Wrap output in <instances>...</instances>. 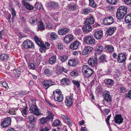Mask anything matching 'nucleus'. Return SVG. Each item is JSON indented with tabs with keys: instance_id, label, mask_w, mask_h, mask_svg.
I'll return each mask as SVG.
<instances>
[{
	"instance_id": "obj_44",
	"label": "nucleus",
	"mask_w": 131,
	"mask_h": 131,
	"mask_svg": "<svg viewBox=\"0 0 131 131\" xmlns=\"http://www.w3.org/2000/svg\"><path fill=\"white\" fill-rule=\"evenodd\" d=\"M71 75L74 77L78 75V72L76 70L73 71L70 73Z\"/></svg>"
},
{
	"instance_id": "obj_55",
	"label": "nucleus",
	"mask_w": 131,
	"mask_h": 131,
	"mask_svg": "<svg viewBox=\"0 0 131 131\" xmlns=\"http://www.w3.org/2000/svg\"><path fill=\"white\" fill-rule=\"evenodd\" d=\"M35 65L34 63H31L28 66L29 68L32 69H35Z\"/></svg>"
},
{
	"instance_id": "obj_45",
	"label": "nucleus",
	"mask_w": 131,
	"mask_h": 131,
	"mask_svg": "<svg viewBox=\"0 0 131 131\" xmlns=\"http://www.w3.org/2000/svg\"><path fill=\"white\" fill-rule=\"evenodd\" d=\"M42 7V4L40 3L36 2L35 4V8L38 9H40Z\"/></svg>"
},
{
	"instance_id": "obj_42",
	"label": "nucleus",
	"mask_w": 131,
	"mask_h": 131,
	"mask_svg": "<svg viewBox=\"0 0 131 131\" xmlns=\"http://www.w3.org/2000/svg\"><path fill=\"white\" fill-rule=\"evenodd\" d=\"M60 124V121L59 120L56 119L54 121L52 124L53 127H55L59 126Z\"/></svg>"
},
{
	"instance_id": "obj_50",
	"label": "nucleus",
	"mask_w": 131,
	"mask_h": 131,
	"mask_svg": "<svg viewBox=\"0 0 131 131\" xmlns=\"http://www.w3.org/2000/svg\"><path fill=\"white\" fill-rule=\"evenodd\" d=\"M105 55L104 54L101 55L99 58V60L100 61L102 62L104 61L105 60Z\"/></svg>"
},
{
	"instance_id": "obj_39",
	"label": "nucleus",
	"mask_w": 131,
	"mask_h": 131,
	"mask_svg": "<svg viewBox=\"0 0 131 131\" xmlns=\"http://www.w3.org/2000/svg\"><path fill=\"white\" fill-rule=\"evenodd\" d=\"M59 58L62 62L66 61L68 59V56L66 55H63L59 57Z\"/></svg>"
},
{
	"instance_id": "obj_12",
	"label": "nucleus",
	"mask_w": 131,
	"mask_h": 131,
	"mask_svg": "<svg viewBox=\"0 0 131 131\" xmlns=\"http://www.w3.org/2000/svg\"><path fill=\"white\" fill-rule=\"evenodd\" d=\"M73 98V94H71L69 96L66 97L65 103L68 106H70L72 104V99Z\"/></svg>"
},
{
	"instance_id": "obj_53",
	"label": "nucleus",
	"mask_w": 131,
	"mask_h": 131,
	"mask_svg": "<svg viewBox=\"0 0 131 131\" xmlns=\"http://www.w3.org/2000/svg\"><path fill=\"white\" fill-rule=\"evenodd\" d=\"M76 8V6L75 5H71L69 7V9L72 10H75Z\"/></svg>"
},
{
	"instance_id": "obj_61",
	"label": "nucleus",
	"mask_w": 131,
	"mask_h": 131,
	"mask_svg": "<svg viewBox=\"0 0 131 131\" xmlns=\"http://www.w3.org/2000/svg\"><path fill=\"white\" fill-rule=\"evenodd\" d=\"M61 117L62 118L64 119L68 120V117L66 115H61Z\"/></svg>"
},
{
	"instance_id": "obj_9",
	"label": "nucleus",
	"mask_w": 131,
	"mask_h": 131,
	"mask_svg": "<svg viewBox=\"0 0 131 131\" xmlns=\"http://www.w3.org/2000/svg\"><path fill=\"white\" fill-rule=\"evenodd\" d=\"M97 59L96 57L90 58L88 60V64L91 66L93 67L96 65L97 62Z\"/></svg>"
},
{
	"instance_id": "obj_46",
	"label": "nucleus",
	"mask_w": 131,
	"mask_h": 131,
	"mask_svg": "<svg viewBox=\"0 0 131 131\" xmlns=\"http://www.w3.org/2000/svg\"><path fill=\"white\" fill-rule=\"evenodd\" d=\"M119 90L121 93H124L126 91V89L123 86H121L119 88Z\"/></svg>"
},
{
	"instance_id": "obj_8",
	"label": "nucleus",
	"mask_w": 131,
	"mask_h": 131,
	"mask_svg": "<svg viewBox=\"0 0 131 131\" xmlns=\"http://www.w3.org/2000/svg\"><path fill=\"white\" fill-rule=\"evenodd\" d=\"M54 84V83L51 80H46L42 82V85L43 87L46 89L50 86Z\"/></svg>"
},
{
	"instance_id": "obj_35",
	"label": "nucleus",
	"mask_w": 131,
	"mask_h": 131,
	"mask_svg": "<svg viewBox=\"0 0 131 131\" xmlns=\"http://www.w3.org/2000/svg\"><path fill=\"white\" fill-rule=\"evenodd\" d=\"M70 82L69 80L67 78L62 79L61 81V83L64 85H67L70 83Z\"/></svg>"
},
{
	"instance_id": "obj_26",
	"label": "nucleus",
	"mask_w": 131,
	"mask_h": 131,
	"mask_svg": "<svg viewBox=\"0 0 131 131\" xmlns=\"http://www.w3.org/2000/svg\"><path fill=\"white\" fill-rule=\"evenodd\" d=\"M56 61V56L54 55L51 57L49 59V63L51 64L55 63Z\"/></svg>"
},
{
	"instance_id": "obj_2",
	"label": "nucleus",
	"mask_w": 131,
	"mask_h": 131,
	"mask_svg": "<svg viewBox=\"0 0 131 131\" xmlns=\"http://www.w3.org/2000/svg\"><path fill=\"white\" fill-rule=\"evenodd\" d=\"M47 113L48 116L46 117H42L40 119V121L41 123L43 124L47 123L48 122L53 120L54 116L51 113V112L49 110H48Z\"/></svg>"
},
{
	"instance_id": "obj_1",
	"label": "nucleus",
	"mask_w": 131,
	"mask_h": 131,
	"mask_svg": "<svg viewBox=\"0 0 131 131\" xmlns=\"http://www.w3.org/2000/svg\"><path fill=\"white\" fill-rule=\"evenodd\" d=\"M82 71L84 77L86 78H88L92 75L94 72L92 69L86 65L83 66Z\"/></svg>"
},
{
	"instance_id": "obj_28",
	"label": "nucleus",
	"mask_w": 131,
	"mask_h": 131,
	"mask_svg": "<svg viewBox=\"0 0 131 131\" xmlns=\"http://www.w3.org/2000/svg\"><path fill=\"white\" fill-rule=\"evenodd\" d=\"M57 95H56V97H54V100L59 102H62L63 99V95L62 94L58 96Z\"/></svg>"
},
{
	"instance_id": "obj_19",
	"label": "nucleus",
	"mask_w": 131,
	"mask_h": 131,
	"mask_svg": "<svg viewBox=\"0 0 131 131\" xmlns=\"http://www.w3.org/2000/svg\"><path fill=\"white\" fill-rule=\"evenodd\" d=\"M69 31V29L67 28H61L58 31V33L60 35H63L68 33Z\"/></svg>"
},
{
	"instance_id": "obj_36",
	"label": "nucleus",
	"mask_w": 131,
	"mask_h": 131,
	"mask_svg": "<svg viewBox=\"0 0 131 131\" xmlns=\"http://www.w3.org/2000/svg\"><path fill=\"white\" fill-rule=\"evenodd\" d=\"M28 118L30 123H35L37 120V119L32 115H30L29 116Z\"/></svg>"
},
{
	"instance_id": "obj_21",
	"label": "nucleus",
	"mask_w": 131,
	"mask_h": 131,
	"mask_svg": "<svg viewBox=\"0 0 131 131\" xmlns=\"http://www.w3.org/2000/svg\"><path fill=\"white\" fill-rule=\"evenodd\" d=\"M73 37L72 35H68L64 38V41L65 43H68L72 41L73 40Z\"/></svg>"
},
{
	"instance_id": "obj_27",
	"label": "nucleus",
	"mask_w": 131,
	"mask_h": 131,
	"mask_svg": "<svg viewBox=\"0 0 131 131\" xmlns=\"http://www.w3.org/2000/svg\"><path fill=\"white\" fill-rule=\"evenodd\" d=\"M103 47L100 45H97L96 47V51L97 53L100 54L103 51Z\"/></svg>"
},
{
	"instance_id": "obj_18",
	"label": "nucleus",
	"mask_w": 131,
	"mask_h": 131,
	"mask_svg": "<svg viewBox=\"0 0 131 131\" xmlns=\"http://www.w3.org/2000/svg\"><path fill=\"white\" fill-rule=\"evenodd\" d=\"M117 28L116 26L110 27L107 29L106 32L108 35L111 36L116 30Z\"/></svg>"
},
{
	"instance_id": "obj_56",
	"label": "nucleus",
	"mask_w": 131,
	"mask_h": 131,
	"mask_svg": "<svg viewBox=\"0 0 131 131\" xmlns=\"http://www.w3.org/2000/svg\"><path fill=\"white\" fill-rule=\"evenodd\" d=\"M57 46L58 49L62 50L63 49V45L60 43H58Z\"/></svg>"
},
{
	"instance_id": "obj_17",
	"label": "nucleus",
	"mask_w": 131,
	"mask_h": 131,
	"mask_svg": "<svg viewBox=\"0 0 131 131\" xmlns=\"http://www.w3.org/2000/svg\"><path fill=\"white\" fill-rule=\"evenodd\" d=\"M82 30L83 32L85 34H87L92 30V28L91 26L88 24H85V25L83 27Z\"/></svg>"
},
{
	"instance_id": "obj_58",
	"label": "nucleus",
	"mask_w": 131,
	"mask_h": 131,
	"mask_svg": "<svg viewBox=\"0 0 131 131\" xmlns=\"http://www.w3.org/2000/svg\"><path fill=\"white\" fill-rule=\"evenodd\" d=\"M3 87L5 88L6 89H8L9 88L6 82H3L2 83Z\"/></svg>"
},
{
	"instance_id": "obj_5",
	"label": "nucleus",
	"mask_w": 131,
	"mask_h": 131,
	"mask_svg": "<svg viewBox=\"0 0 131 131\" xmlns=\"http://www.w3.org/2000/svg\"><path fill=\"white\" fill-rule=\"evenodd\" d=\"M23 45L24 48L26 49L30 48L33 49L35 47L34 43L31 41L28 40H27L24 41Z\"/></svg>"
},
{
	"instance_id": "obj_34",
	"label": "nucleus",
	"mask_w": 131,
	"mask_h": 131,
	"mask_svg": "<svg viewBox=\"0 0 131 131\" xmlns=\"http://www.w3.org/2000/svg\"><path fill=\"white\" fill-rule=\"evenodd\" d=\"M105 84L107 85H109L110 86H111L114 83L113 81L110 79H105Z\"/></svg>"
},
{
	"instance_id": "obj_40",
	"label": "nucleus",
	"mask_w": 131,
	"mask_h": 131,
	"mask_svg": "<svg viewBox=\"0 0 131 131\" xmlns=\"http://www.w3.org/2000/svg\"><path fill=\"white\" fill-rule=\"evenodd\" d=\"M62 94V92L61 90L59 89H57L55 90L53 92V95L54 96V97H56V95L58 96L59 95Z\"/></svg>"
},
{
	"instance_id": "obj_20",
	"label": "nucleus",
	"mask_w": 131,
	"mask_h": 131,
	"mask_svg": "<svg viewBox=\"0 0 131 131\" xmlns=\"http://www.w3.org/2000/svg\"><path fill=\"white\" fill-rule=\"evenodd\" d=\"M47 5L48 7L53 8L57 7L59 6L58 3L54 1H51L47 3Z\"/></svg>"
},
{
	"instance_id": "obj_31",
	"label": "nucleus",
	"mask_w": 131,
	"mask_h": 131,
	"mask_svg": "<svg viewBox=\"0 0 131 131\" xmlns=\"http://www.w3.org/2000/svg\"><path fill=\"white\" fill-rule=\"evenodd\" d=\"M8 56L7 54L3 53L1 55L0 60L2 61H5L7 60Z\"/></svg>"
},
{
	"instance_id": "obj_59",
	"label": "nucleus",
	"mask_w": 131,
	"mask_h": 131,
	"mask_svg": "<svg viewBox=\"0 0 131 131\" xmlns=\"http://www.w3.org/2000/svg\"><path fill=\"white\" fill-rule=\"evenodd\" d=\"M124 2L127 5H130L131 4V0H124Z\"/></svg>"
},
{
	"instance_id": "obj_54",
	"label": "nucleus",
	"mask_w": 131,
	"mask_h": 131,
	"mask_svg": "<svg viewBox=\"0 0 131 131\" xmlns=\"http://www.w3.org/2000/svg\"><path fill=\"white\" fill-rule=\"evenodd\" d=\"M46 28L47 29L50 30L53 28V26L50 23H48L47 25Z\"/></svg>"
},
{
	"instance_id": "obj_49",
	"label": "nucleus",
	"mask_w": 131,
	"mask_h": 131,
	"mask_svg": "<svg viewBox=\"0 0 131 131\" xmlns=\"http://www.w3.org/2000/svg\"><path fill=\"white\" fill-rule=\"evenodd\" d=\"M91 10L89 8H86L83 10V12L85 14H87L91 12Z\"/></svg>"
},
{
	"instance_id": "obj_10",
	"label": "nucleus",
	"mask_w": 131,
	"mask_h": 131,
	"mask_svg": "<svg viewBox=\"0 0 131 131\" xmlns=\"http://www.w3.org/2000/svg\"><path fill=\"white\" fill-rule=\"evenodd\" d=\"M113 21V19L111 16H108L105 18L103 21L104 24L106 25H110L112 24Z\"/></svg>"
},
{
	"instance_id": "obj_47",
	"label": "nucleus",
	"mask_w": 131,
	"mask_h": 131,
	"mask_svg": "<svg viewBox=\"0 0 131 131\" xmlns=\"http://www.w3.org/2000/svg\"><path fill=\"white\" fill-rule=\"evenodd\" d=\"M26 8L29 10H31L34 9V7L28 3H27L25 5Z\"/></svg>"
},
{
	"instance_id": "obj_48",
	"label": "nucleus",
	"mask_w": 131,
	"mask_h": 131,
	"mask_svg": "<svg viewBox=\"0 0 131 131\" xmlns=\"http://www.w3.org/2000/svg\"><path fill=\"white\" fill-rule=\"evenodd\" d=\"M106 1L109 4L112 5L115 4L117 3L116 0H106Z\"/></svg>"
},
{
	"instance_id": "obj_57",
	"label": "nucleus",
	"mask_w": 131,
	"mask_h": 131,
	"mask_svg": "<svg viewBox=\"0 0 131 131\" xmlns=\"http://www.w3.org/2000/svg\"><path fill=\"white\" fill-rule=\"evenodd\" d=\"M16 77H19L20 76V70L19 69L18 70H16Z\"/></svg>"
},
{
	"instance_id": "obj_14",
	"label": "nucleus",
	"mask_w": 131,
	"mask_h": 131,
	"mask_svg": "<svg viewBox=\"0 0 131 131\" xmlns=\"http://www.w3.org/2000/svg\"><path fill=\"white\" fill-rule=\"evenodd\" d=\"M80 45L81 43L80 42L78 41H74L71 44L70 48L72 49H76L80 46Z\"/></svg>"
},
{
	"instance_id": "obj_24",
	"label": "nucleus",
	"mask_w": 131,
	"mask_h": 131,
	"mask_svg": "<svg viewBox=\"0 0 131 131\" xmlns=\"http://www.w3.org/2000/svg\"><path fill=\"white\" fill-rule=\"evenodd\" d=\"M95 22L94 20L93 16H91L87 19L85 21V24H92Z\"/></svg>"
},
{
	"instance_id": "obj_37",
	"label": "nucleus",
	"mask_w": 131,
	"mask_h": 131,
	"mask_svg": "<svg viewBox=\"0 0 131 131\" xmlns=\"http://www.w3.org/2000/svg\"><path fill=\"white\" fill-rule=\"evenodd\" d=\"M125 21L127 23L131 22V13L126 16L125 18Z\"/></svg>"
},
{
	"instance_id": "obj_3",
	"label": "nucleus",
	"mask_w": 131,
	"mask_h": 131,
	"mask_svg": "<svg viewBox=\"0 0 131 131\" xmlns=\"http://www.w3.org/2000/svg\"><path fill=\"white\" fill-rule=\"evenodd\" d=\"M34 39L36 43L40 47L39 50L40 52H45L47 47L43 43L42 40L37 36L34 37Z\"/></svg>"
},
{
	"instance_id": "obj_33",
	"label": "nucleus",
	"mask_w": 131,
	"mask_h": 131,
	"mask_svg": "<svg viewBox=\"0 0 131 131\" xmlns=\"http://www.w3.org/2000/svg\"><path fill=\"white\" fill-rule=\"evenodd\" d=\"M39 25L38 26V31H40L43 30L45 29V26L43 23L41 21L38 22Z\"/></svg>"
},
{
	"instance_id": "obj_32",
	"label": "nucleus",
	"mask_w": 131,
	"mask_h": 131,
	"mask_svg": "<svg viewBox=\"0 0 131 131\" xmlns=\"http://www.w3.org/2000/svg\"><path fill=\"white\" fill-rule=\"evenodd\" d=\"M125 15L123 13H121L119 11L117 10L116 13V17L119 19H122Z\"/></svg>"
},
{
	"instance_id": "obj_41",
	"label": "nucleus",
	"mask_w": 131,
	"mask_h": 131,
	"mask_svg": "<svg viewBox=\"0 0 131 131\" xmlns=\"http://www.w3.org/2000/svg\"><path fill=\"white\" fill-rule=\"evenodd\" d=\"M44 72L47 75V76L48 77L50 76L52 73V72L48 68L46 69Z\"/></svg>"
},
{
	"instance_id": "obj_16",
	"label": "nucleus",
	"mask_w": 131,
	"mask_h": 131,
	"mask_svg": "<svg viewBox=\"0 0 131 131\" xmlns=\"http://www.w3.org/2000/svg\"><path fill=\"white\" fill-rule=\"evenodd\" d=\"M103 96L105 100L107 102H109L111 101V96L108 91H105Z\"/></svg>"
},
{
	"instance_id": "obj_7",
	"label": "nucleus",
	"mask_w": 131,
	"mask_h": 131,
	"mask_svg": "<svg viewBox=\"0 0 131 131\" xmlns=\"http://www.w3.org/2000/svg\"><path fill=\"white\" fill-rule=\"evenodd\" d=\"M11 122V119L9 117H7L5 118L1 122V126L4 128L7 127L10 125Z\"/></svg>"
},
{
	"instance_id": "obj_13",
	"label": "nucleus",
	"mask_w": 131,
	"mask_h": 131,
	"mask_svg": "<svg viewBox=\"0 0 131 131\" xmlns=\"http://www.w3.org/2000/svg\"><path fill=\"white\" fill-rule=\"evenodd\" d=\"M93 50V48L89 46H85L82 52V54L83 55H85L91 52Z\"/></svg>"
},
{
	"instance_id": "obj_23",
	"label": "nucleus",
	"mask_w": 131,
	"mask_h": 131,
	"mask_svg": "<svg viewBox=\"0 0 131 131\" xmlns=\"http://www.w3.org/2000/svg\"><path fill=\"white\" fill-rule=\"evenodd\" d=\"M127 8L126 6H123L119 7L117 10L121 13L126 15L127 13Z\"/></svg>"
},
{
	"instance_id": "obj_25",
	"label": "nucleus",
	"mask_w": 131,
	"mask_h": 131,
	"mask_svg": "<svg viewBox=\"0 0 131 131\" xmlns=\"http://www.w3.org/2000/svg\"><path fill=\"white\" fill-rule=\"evenodd\" d=\"M105 49L107 52H112L114 51V47L110 45H108L106 46Z\"/></svg>"
},
{
	"instance_id": "obj_51",
	"label": "nucleus",
	"mask_w": 131,
	"mask_h": 131,
	"mask_svg": "<svg viewBox=\"0 0 131 131\" xmlns=\"http://www.w3.org/2000/svg\"><path fill=\"white\" fill-rule=\"evenodd\" d=\"M73 83L77 87H79L80 86V84L78 81L73 80Z\"/></svg>"
},
{
	"instance_id": "obj_52",
	"label": "nucleus",
	"mask_w": 131,
	"mask_h": 131,
	"mask_svg": "<svg viewBox=\"0 0 131 131\" xmlns=\"http://www.w3.org/2000/svg\"><path fill=\"white\" fill-rule=\"evenodd\" d=\"M21 113L24 116H26V115L27 113V108L26 107H25L23 110L21 111Z\"/></svg>"
},
{
	"instance_id": "obj_43",
	"label": "nucleus",
	"mask_w": 131,
	"mask_h": 131,
	"mask_svg": "<svg viewBox=\"0 0 131 131\" xmlns=\"http://www.w3.org/2000/svg\"><path fill=\"white\" fill-rule=\"evenodd\" d=\"M89 4L92 7L95 8L96 7L97 5L94 2V0H89Z\"/></svg>"
},
{
	"instance_id": "obj_64",
	"label": "nucleus",
	"mask_w": 131,
	"mask_h": 131,
	"mask_svg": "<svg viewBox=\"0 0 131 131\" xmlns=\"http://www.w3.org/2000/svg\"><path fill=\"white\" fill-rule=\"evenodd\" d=\"M97 91H98L99 93H101L102 91V88L100 86L98 87L97 89Z\"/></svg>"
},
{
	"instance_id": "obj_29",
	"label": "nucleus",
	"mask_w": 131,
	"mask_h": 131,
	"mask_svg": "<svg viewBox=\"0 0 131 131\" xmlns=\"http://www.w3.org/2000/svg\"><path fill=\"white\" fill-rule=\"evenodd\" d=\"M77 64V61L75 59L70 60H69L68 62V65L71 66H74Z\"/></svg>"
},
{
	"instance_id": "obj_11",
	"label": "nucleus",
	"mask_w": 131,
	"mask_h": 131,
	"mask_svg": "<svg viewBox=\"0 0 131 131\" xmlns=\"http://www.w3.org/2000/svg\"><path fill=\"white\" fill-rule=\"evenodd\" d=\"M126 59L125 54L123 53H120L118 56L117 61L119 63H123L125 62Z\"/></svg>"
},
{
	"instance_id": "obj_4",
	"label": "nucleus",
	"mask_w": 131,
	"mask_h": 131,
	"mask_svg": "<svg viewBox=\"0 0 131 131\" xmlns=\"http://www.w3.org/2000/svg\"><path fill=\"white\" fill-rule=\"evenodd\" d=\"M29 110L31 114L37 116L42 115V114L39 111L38 108L35 105H31Z\"/></svg>"
},
{
	"instance_id": "obj_30",
	"label": "nucleus",
	"mask_w": 131,
	"mask_h": 131,
	"mask_svg": "<svg viewBox=\"0 0 131 131\" xmlns=\"http://www.w3.org/2000/svg\"><path fill=\"white\" fill-rule=\"evenodd\" d=\"M37 16H34L30 18L29 22L31 24H34L37 22Z\"/></svg>"
},
{
	"instance_id": "obj_6",
	"label": "nucleus",
	"mask_w": 131,
	"mask_h": 131,
	"mask_svg": "<svg viewBox=\"0 0 131 131\" xmlns=\"http://www.w3.org/2000/svg\"><path fill=\"white\" fill-rule=\"evenodd\" d=\"M84 41L87 44L89 45L94 44L95 43L94 38L92 36H88L85 37Z\"/></svg>"
},
{
	"instance_id": "obj_15",
	"label": "nucleus",
	"mask_w": 131,
	"mask_h": 131,
	"mask_svg": "<svg viewBox=\"0 0 131 131\" xmlns=\"http://www.w3.org/2000/svg\"><path fill=\"white\" fill-rule=\"evenodd\" d=\"M123 118L120 115H116L115 117L114 121L116 124H120L123 122Z\"/></svg>"
},
{
	"instance_id": "obj_22",
	"label": "nucleus",
	"mask_w": 131,
	"mask_h": 131,
	"mask_svg": "<svg viewBox=\"0 0 131 131\" xmlns=\"http://www.w3.org/2000/svg\"><path fill=\"white\" fill-rule=\"evenodd\" d=\"M103 33L102 31L100 30L96 31L94 34V37L97 39H100L103 36Z\"/></svg>"
},
{
	"instance_id": "obj_38",
	"label": "nucleus",
	"mask_w": 131,
	"mask_h": 131,
	"mask_svg": "<svg viewBox=\"0 0 131 131\" xmlns=\"http://www.w3.org/2000/svg\"><path fill=\"white\" fill-rule=\"evenodd\" d=\"M50 38L53 40H55L58 37V36L56 33L54 32H51L50 35Z\"/></svg>"
},
{
	"instance_id": "obj_63",
	"label": "nucleus",
	"mask_w": 131,
	"mask_h": 131,
	"mask_svg": "<svg viewBox=\"0 0 131 131\" xmlns=\"http://www.w3.org/2000/svg\"><path fill=\"white\" fill-rule=\"evenodd\" d=\"M126 97H127L131 98V90H130L126 94Z\"/></svg>"
},
{
	"instance_id": "obj_60",
	"label": "nucleus",
	"mask_w": 131,
	"mask_h": 131,
	"mask_svg": "<svg viewBox=\"0 0 131 131\" xmlns=\"http://www.w3.org/2000/svg\"><path fill=\"white\" fill-rule=\"evenodd\" d=\"M12 17H12V18L13 19L14 18V16H16V13H15V10L13 8H12Z\"/></svg>"
},
{
	"instance_id": "obj_62",
	"label": "nucleus",
	"mask_w": 131,
	"mask_h": 131,
	"mask_svg": "<svg viewBox=\"0 0 131 131\" xmlns=\"http://www.w3.org/2000/svg\"><path fill=\"white\" fill-rule=\"evenodd\" d=\"M75 33L77 34H81V29L79 28H77L76 29Z\"/></svg>"
}]
</instances>
